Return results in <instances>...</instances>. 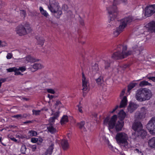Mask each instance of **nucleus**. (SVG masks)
Masks as SVG:
<instances>
[{
  "mask_svg": "<svg viewBox=\"0 0 155 155\" xmlns=\"http://www.w3.org/2000/svg\"><path fill=\"white\" fill-rule=\"evenodd\" d=\"M117 116L116 115H113L110 120L109 117H107L104 120V125H108V129L110 131V129H113L114 127H115L116 131H120L124 124V121L122 120H118L115 126V122L117 120Z\"/></svg>",
  "mask_w": 155,
  "mask_h": 155,
  "instance_id": "f257e3e1",
  "label": "nucleus"
},
{
  "mask_svg": "<svg viewBox=\"0 0 155 155\" xmlns=\"http://www.w3.org/2000/svg\"><path fill=\"white\" fill-rule=\"evenodd\" d=\"M115 138L117 144L124 150L127 151L130 147V145L128 142L129 137L126 133L124 132L117 133Z\"/></svg>",
  "mask_w": 155,
  "mask_h": 155,
  "instance_id": "f03ea898",
  "label": "nucleus"
},
{
  "mask_svg": "<svg viewBox=\"0 0 155 155\" xmlns=\"http://www.w3.org/2000/svg\"><path fill=\"white\" fill-rule=\"evenodd\" d=\"M151 91L147 88H140L136 91L135 98L138 101L143 102L149 100L152 96Z\"/></svg>",
  "mask_w": 155,
  "mask_h": 155,
  "instance_id": "7ed1b4c3",
  "label": "nucleus"
},
{
  "mask_svg": "<svg viewBox=\"0 0 155 155\" xmlns=\"http://www.w3.org/2000/svg\"><path fill=\"white\" fill-rule=\"evenodd\" d=\"M127 46H123L119 45L118 46V51L114 53L112 56V58L114 59L117 60L124 58L126 57L131 55L132 52L131 51H128L125 52L127 50Z\"/></svg>",
  "mask_w": 155,
  "mask_h": 155,
  "instance_id": "20e7f679",
  "label": "nucleus"
},
{
  "mask_svg": "<svg viewBox=\"0 0 155 155\" xmlns=\"http://www.w3.org/2000/svg\"><path fill=\"white\" fill-rule=\"evenodd\" d=\"M134 20V19L131 16H129L120 20L119 26L114 31L113 34L114 36H117L123 31L127 25L132 22Z\"/></svg>",
  "mask_w": 155,
  "mask_h": 155,
  "instance_id": "39448f33",
  "label": "nucleus"
},
{
  "mask_svg": "<svg viewBox=\"0 0 155 155\" xmlns=\"http://www.w3.org/2000/svg\"><path fill=\"white\" fill-rule=\"evenodd\" d=\"M127 0H114L113 6L107 8L110 18V21H113L117 17L118 11L116 5L121 3H123L125 4L127 3Z\"/></svg>",
  "mask_w": 155,
  "mask_h": 155,
  "instance_id": "423d86ee",
  "label": "nucleus"
},
{
  "mask_svg": "<svg viewBox=\"0 0 155 155\" xmlns=\"http://www.w3.org/2000/svg\"><path fill=\"white\" fill-rule=\"evenodd\" d=\"M32 31V29L29 23L26 22L23 25H20L17 27L15 31L17 34L22 36L26 35Z\"/></svg>",
  "mask_w": 155,
  "mask_h": 155,
  "instance_id": "0eeeda50",
  "label": "nucleus"
},
{
  "mask_svg": "<svg viewBox=\"0 0 155 155\" xmlns=\"http://www.w3.org/2000/svg\"><path fill=\"white\" fill-rule=\"evenodd\" d=\"M48 7L51 12L54 14V16L57 18H60L62 12V11L59 9L60 6L57 2L54 0L50 2V5Z\"/></svg>",
  "mask_w": 155,
  "mask_h": 155,
  "instance_id": "6e6552de",
  "label": "nucleus"
},
{
  "mask_svg": "<svg viewBox=\"0 0 155 155\" xmlns=\"http://www.w3.org/2000/svg\"><path fill=\"white\" fill-rule=\"evenodd\" d=\"M147 128L150 133L155 134V118L152 117L147 125Z\"/></svg>",
  "mask_w": 155,
  "mask_h": 155,
  "instance_id": "1a4fd4ad",
  "label": "nucleus"
},
{
  "mask_svg": "<svg viewBox=\"0 0 155 155\" xmlns=\"http://www.w3.org/2000/svg\"><path fill=\"white\" fill-rule=\"evenodd\" d=\"M143 47L142 46L139 45L138 43H134L132 46L133 51H130L132 52L131 54H135L139 55L141 54V52L143 50Z\"/></svg>",
  "mask_w": 155,
  "mask_h": 155,
  "instance_id": "9d476101",
  "label": "nucleus"
},
{
  "mask_svg": "<svg viewBox=\"0 0 155 155\" xmlns=\"http://www.w3.org/2000/svg\"><path fill=\"white\" fill-rule=\"evenodd\" d=\"M146 135L147 132L143 129V128L140 130L135 132L132 134V137L135 139H137V138L143 139L145 137Z\"/></svg>",
  "mask_w": 155,
  "mask_h": 155,
  "instance_id": "9b49d317",
  "label": "nucleus"
},
{
  "mask_svg": "<svg viewBox=\"0 0 155 155\" xmlns=\"http://www.w3.org/2000/svg\"><path fill=\"white\" fill-rule=\"evenodd\" d=\"M155 12V5H150L145 8V15L146 17L151 16Z\"/></svg>",
  "mask_w": 155,
  "mask_h": 155,
  "instance_id": "f8f14e48",
  "label": "nucleus"
},
{
  "mask_svg": "<svg viewBox=\"0 0 155 155\" xmlns=\"http://www.w3.org/2000/svg\"><path fill=\"white\" fill-rule=\"evenodd\" d=\"M143 128V126L140 122L139 121L135 120L133 124L132 129L135 131H138Z\"/></svg>",
  "mask_w": 155,
  "mask_h": 155,
  "instance_id": "ddd939ff",
  "label": "nucleus"
},
{
  "mask_svg": "<svg viewBox=\"0 0 155 155\" xmlns=\"http://www.w3.org/2000/svg\"><path fill=\"white\" fill-rule=\"evenodd\" d=\"M82 89L83 91H86L88 88L87 84H88V80L86 79L83 72H82Z\"/></svg>",
  "mask_w": 155,
  "mask_h": 155,
  "instance_id": "4468645a",
  "label": "nucleus"
},
{
  "mask_svg": "<svg viewBox=\"0 0 155 155\" xmlns=\"http://www.w3.org/2000/svg\"><path fill=\"white\" fill-rule=\"evenodd\" d=\"M148 31L151 32H155V21H152L147 24Z\"/></svg>",
  "mask_w": 155,
  "mask_h": 155,
  "instance_id": "2eb2a0df",
  "label": "nucleus"
},
{
  "mask_svg": "<svg viewBox=\"0 0 155 155\" xmlns=\"http://www.w3.org/2000/svg\"><path fill=\"white\" fill-rule=\"evenodd\" d=\"M77 126L80 129L84 131H86L87 129L86 125H85V122L84 121H81L78 123Z\"/></svg>",
  "mask_w": 155,
  "mask_h": 155,
  "instance_id": "dca6fc26",
  "label": "nucleus"
},
{
  "mask_svg": "<svg viewBox=\"0 0 155 155\" xmlns=\"http://www.w3.org/2000/svg\"><path fill=\"white\" fill-rule=\"evenodd\" d=\"M138 107V106L137 104L130 103L127 108L128 111L130 113H132Z\"/></svg>",
  "mask_w": 155,
  "mask_h": 155,
  "instance_id": "f3484780",
  "label": "nucleus"
},
{
  "mask_svg": "<svg viewBox=\"0 0 155 155\" xmlns=\"http://www.w3.org/2000/svg\"><path fill=\"white\" fill-rule=\"evenodd\" d=\"M47 129L48 131L51 134H53L57 131L56 129L54 127L52 124H50L47 125Z\"/></svg>",
  "mask_w": 155,
  "mask_h": 155,
  "instance_id": "a211bd4d",
  "label": "nucleus"
},
{
  "mask_svg": "<svg viewBox=\"0 0 155 155\" xmlns=\"http://www.w3.org/2000/svg\"><path fill=\"white\" fill-rule=\"evenodd\" d=\"M145 117L144 114H140L139 111H137L135 114V120L140 121L141 120L144 118Z\"/></svg>",
  "mask_w": 155,
  "mask_h": 155,
  "instance_id": "6ab92c4d",
  "label": "nucleus"
},
{
  "mask_svg": "<svg viewBox=\"0 0 155 155\" xmlns=\"http://www.w3.org/2000/svg\"><path fill=\"white\" fill-rule=\"evenodd\" d=\"M61 144L64 150H66L69 147V144L68 141L65 139H63L61 140Z\"/></svg>",
  "mask_w": 155,
  "mask_h": 155,
  "instance_id": "aec40b11",
  "label": "nucleus"
},
{
  "mask_svg": "<svg viewBox=\"0 0 155 155\" xmlns=\"http://www.w3.org/2000/svg\"><path fill=\"white\" fill-rule=\"evenodd\" d=\"M54 144L53 143L49 147L45 153V155H51L54 149Z\"/></svg>",
  "mask_w": 155,
  "mask_h": 155,
  "instance_id": "412c9836",
  "label": "nucleus"
},
{
  "mask_svg": "<svg viewBox=\"0 0 155 155\" xmlns=\"http://www.w3.org/2000/svg\"><path fill=\"white\" fill-rule=\"evenodd\" d=\"M59 112H56L54 114H51V115H53V116L51 117L49 119V122L50 123H53L54 122V120L57 119L59 116Z\"/></svg>",
  "mask_w": 155,
  "mask_h": 155,
  "instance_id": "4be33fe9",
  "label": "nucleus"
},
{
  "mask_svg": "<svg viewBox=\"0 0 155 155\" xmlns=\"http://www.w3.org/2000/svg\"><path fill=\"white\" fill-rule=\"evenodd\" d=\"M127 97L126 96H124L120 102V107L122 108L125 107L127 105Z\"/></svg>",
  "mask_w": 155,
  "mask_h": 155,
  "instance_id": "5701e85b",
  "label": "nucleus"
},
{
  "mask_svg": "<svg viewBox=\"0 0 155 155\" xmlns=\"http://www.w3.org/2000/svg\"><path fill=\"white\" fill-rule=\"evenodd\" d=\"M32 68L36 71L38 69H41L43 68V66L40 63H35L31 65Z\"/></svg>",
  "mask_w": 155,
  "mask_h": 155,
  "instance_id": "b1692460",
  "label": "nucleus"
},
{
  "mask_svg": "<svg viewBox=\"0 0 155 155\" xmlns=\"http://www.w3.org/2000/svg\"><path fill=\"white\" fill-rule=\"evenodd\" d=\"M149 146L152 148H155V137L152 138L148 141Z\"/></svg>",
  "mask_w": 155,
  "mask_h": 155,
  "instance_id": "393cba45",
  "label": "nucleus"
},
{
  "mask_svg": "<svg viewBox=\"0 0 155 155\" xmlns=\"http://www.w3.org/2000/svg\"><path fill=\"white\" fill-rule=\"evenodd\" d=\"M25 59L28 62H34L39 61V60L36 59L30 55L27 56Z\"/></svg>",
  "mask_w": 155,
  "mask_h": 155,
  "instance_id": "a878e982",
  "label": "nucleus"
},
{
  "mask_svg": "<svg viewBox=\"0 0 155 155\" xmlns=\"http://www.w3.org/2000/svg\"><path fill=\"white\" fill-rule=\"evenodd\" d=\"M126 116V113L123 110H120L118 113V117L120 120L123 121Z\"/></svg>",
  "mask_w": 155,
  "mask_h": 155,
  "instance_id": "bb28decb",
  "label": "nucleus"
},
{
  "mask_svg": "<svg viewBox=\"0 0 155 155\" xmlns=\"http://www.w3.org/2000/svg\"><path fill=\"white\" fill-rule=\"evenodd\" d=\"M95 81L98 85L101 86L104 82L103 77L99 76L98 78L95 79Z\"/></svg>",
  "mask_w": 155,
  "mask_h": 155,
  "instance_id": "cd10ccee",
  "label": "nucleus"
},
{
  "mask_svg": "<svg viewBox=\"0 0 155 155\" xmlns=\"http://www.w3.org/2000/svg\"><path fill=\"white\" fill-rule=\"evenodd\" d=\"M36 39L37 40V43L38 44L42 46L45 40L43 37L37 36L36 37Z\"/></svg>",
  "mask_w": 155,
  "mask_h": 155,
  "instance_id": "c85d7f7f",
  "label": "nucleus"
},
{
  "mask_svg": "<svg viewBox=\"0 0 155 155\" xmlns=\"http://www.w3.org/2000/svg\"><path fill=\"white\" fill-rule=\"evenodd\" d=\"M92 71L93 73H97L99 70L98 66L97 64H95L92 67Z\"/></svg>",
  "mask_w": 155,
  "mask_h": 155,
  "instance_id": "c756f323",
  "label": "nucleus"
},
{
  "mask_svg": "<svg viewBox=\"0 0 155 155\" xmlns=\"http://www.w3.org/2000/svg\"><path fill=\"white\" fill-rule=\"evenodd\" d=\"M39 10L41 14L45 17H47L48 16V14L46 11L42 7H39Z\"/></svg>",
  "mask_w": 155,
  "mask_h": 155,
  "instance_id": "7c9ffc66",
  "label": "nucleus"
},
{
  "mask_svg": "<svg viewBox=\"0 0 155 155\" xmlns=\"http://www.w3.org/2000/svg\"><path fill=\"white\" fill-rule=\"evenodd\" d=\"M68 118L67 115H64L62 117L61 120V124H64L68 122Z\"/></svg>",
  "mask_w": 155,
  "mask_h": 155,
  "instance_id": "2f4dec72",
  "label": "nucleus"
},
{
  "mask_svg": "<svg viewBox=\"0 0 155 155\" xmlns=\"http://www.w3.org/2000/svg\"><path fill=\"white\" fill-rule=\"evenodd\" d=\"M139 86L140 87H143L145 86H152L151 83H149L148 82L145 81H143L141 82L139 84Z\"/></svg>",
  "mask_w": 155,
  "mask_h": 155,
  "instance_id": "473e14b6",
  "label": "nucleus"
},
{
  "mask_svg": "<svg viewBox=\"0 0 155 155\" xmlns=\"http://www.w3.org/2000/svg\"><path fill=\"white\" fill-rule=\"evenodd\" d=\"M28 135L30 137L32 136H35L37 135V132L34 130H29L28 133Z\"/></svg>",
  "mask_w": 155,
  "mask_h": 155,
  "instance_id": "72a5a7b5",
  "label": "nucleus"
},
{
  "mask_svg": "<svg viewBox=\"0 0 155 155\" xmlns=\"http://www.w3.org/2000/svg\"><path fill=\"white\" fill-rule=\"evenodd\" d=\"M136 84H137L136 83H132L129 84L128 86V92H129L134 87Z\"/></svg>",
  "mask_w": 155,
  "mask_h": 155,
  "instance_id": "f704fd0d",
  "label": "nucleus"
},
{
  "mask_svg": "<svg viewBox=\"0 0 155 155\" xmlns=\"http://www.w3.org/2000/svg\"><path fill=\"white\" fill-rule=\"evenodd\" d=\"M147 111V110L146 108L145 107H143L141 108L139 112L140 114H143L145 116Z\"/></svg>",
  "mask_w": 155,
  "mask_h": 155,
  "instance_id": "c9c22d12",
  "label": "nucleus"
},
{
  "mask_svg": "<svg viewBox=\"0 0 155 155\" xmlns=\"http://www.w3.org/2000/svg\"><path fill=\"white\" fill-rule=\"evenodd\" d=\"M110 63L108 61H104V68L105 69H107L110 67Z\"/></svg>",
  "mask_w": 155,
  "mask_h": 155,
  "instance_id": "e433bc0d",
  "label": "nucleus"
},
{
  "mask_svg": "<svg viewBox=\"0 0 155 155\" xmlns=\"http://www.w3.org/2000/svg\"><path fill=\"white\" fill-rule=\"evenodd\" d=\"M55 105L56 107H57L58 106L59 107H63V105L61 101L58 100L56 101Z\"/></svg>",
  "mask_w": 155,
  "mask_h": 155,
  "instance_id": "4c0bfd02",
  "label": "nucleus"
},
{
  "mask_svg": "<svg viewBox=\"0 0 155 155\" xmlns=\"http://www.w3.org/2000/svg\"><path fill=\"white\" fill-rule=\"evenodd\" d=\"M26 148L25 145H22L21 147V151L22 153L25 154Z\"/></svg>",
  "mask_w": 155,
  "mask_h": 155,
  "instance_id": "58836bf2",
  "label": "nucleus"
},
{
  "mask_svg": "<svg viewBox=\"0 0 155 155\" xmlns=\"http://www.w3.org/2000/svg\"><path fill=\"white\" fill-rule=\"evenodd\" d=\"M16 137L17 138H19L23 139L26 138V136L25 135H23L20 134H17L16 135Z\"/></svg>",
  "mask_w": 155,
  "mask_h": 155,
  "instance_id": "ea45409f",
  "label": "nucleus"
},
{
  "mask_svg": "<svg viewBox=\"0 0 155 155\" xmlns=\"http://www.w3.org/2000/svg\"><path fill=\"white\" fill-rule=\"evenodd\" d=\"M17 69V68L15 67H13L7 69V71L8 72H12V71H16Z\"/></svg>",
  "mask_w": 155,
  "mask_h": 155,
  "instance_id": "a19ab883",
  "label": "nucleus"
},
{
  "mask_svg": "<svg viewBox=\"0 0 155 155\" xmlns=\"http://www.w3.org/2000/svg\"><path fill=\"white\" fill-rule=\"evenodd\" d=\"M36 146H37L36 145H29V147L32 149V150L33 151H35L36 149Z\"/></svg>",
  "mask_w": 155,
  "mask_h": 155,
  "instance_id": "79ce46f5",
  "label": "nucleus"
},
{
  "mask_svg": "<svg viewBox=\"0 0 155 155\" xmlns=\"http://www.w3.org/2000/svg\"><path fill=\"white\" fill-rule=\"evenodd\" d=\"M26 68L25 66H22L21 67H19L18 68H17V70L20 71L21 72H23L26 70Z\"/></svg>",
  "mask_w": 155,
  "mask_h": 155,
  "instance_id": "37998d69",
  "label": "nucleus"
},
{
  "mask_svg": "<svg viewBox=\"0 0 155 155\" xmlns=\"http://www.w3.org/2000/svg\"><path fill=\"white\" fill-rule=\"evenodd\" d=\"M20 13L21 16H23L24 18L25 17L26 15V12L24 10H21Z\"/></svg>",
  "mask_w": 155,
  "mask_h": 155,
  "instance_id": "c03bdc74",
  "label": "nucleus"
},
{
  "mask_svg": "<svg viewBox=\"0 0 155 155\" xmlns=\"http://www.w3.org/2000/svg\"><path fill=\"white\" fill-rule=\"evenodd\" d=\"M40 111H41L40 110H32L33 114L36 115H39L40 112Z\"/></svg>",
  "mask_w": 155,
  "mask_h": 155,
  "instance_id": "a18cd8bd",
  "label": "nucleus"
},
{
  "mask_svg": "<svg viewBox=\"0 0 155 155\" xmlns=\"http://www.w3.org/2000/svg\"><path fill=\"white\" fill-rule=\"evenodd\" d=\"M47 91L49 93H50L52 94H55V92L54 91L51 89H47Z\"/></svg>",
  "mask_w": 155,
  "mask_h": 155,
  "instance_id": "49530a36",
  "label": "nucleus"
},
{
  "mask_svg": "<svg viewBox=\"0 0 155 155\" xmlns=\"http://www.w3.org/2000/svg\"><path fill=\"white\" fill-rule=\"evenodd\" d=\"M12 117H13L16 118H17L20 119H22L21 117H22L21 114L15 115Z\"/></svg>",
  "mask_w": 155,
  "mask_h": 155,
  "instance_id": "de8ad7c7",
  "label": "nucleus"
},
{
  "mask_svg": "<svg viewBox=\"0 0 155 155\" xmlns=\"http://www.w3.org/2000/svg\"><path fill=\"white\" fill-rule=\"evenodd\" d=\"M38 141V138H32L31 139V141L33 143H36Z\"/></svg>",
  "mask_w": 155,
  "mask_h": 155,
  "instance_id": "09e8293b",
  "label": "nucleus"
},
{
  "mask_svg": "<svg viewBox=\"0 0 155 155\" xmlns=\"http://www.w3.org/2000/svg\"><path fill=\"white\" fill-rule=\"evenodd\" d=\"M7 44L5 42L3 41L1 42V47H4L7 46Z\"/></svg>",
  "mask_w": 155,
  "mask_h": 155,
  "instance_id": "8fccbe9b",
  "label": "nucleus"
},
{
  "mask_svg": "<svg viewBox=\"0 0 155 155\" xmlns=\"http://www.w3.org/2000/svg\"><path fill=\"white\" fill-rule=\"evenodd\" d=\"M6 81V79L5 78H2L0 79V88L1 86L2 83L5 82Z\"/></svg>",
  "mask_w": 155,
  "mask_h": 155,
  "instance_id": "3c124183",
  "label": "nucleus"
},
{
  "mask_svg": "<svg viewBox=\"0 0 155 155\" xmlns=\"http://www.w3.org/2000/svg\"><path fill=\"white\" fill-rule=\"evenodd\" d=\"M147 78L155 82V77H148Z\"/></svg>",
  "mask_w": 155,
  "mask_h": 155,
  "instance_id": "603ef678",
  "label": "nucleus"
},
{
  "mask_svg": "<svg viewBox=\"0 0 155 155\" xmlns=\"http://www.w3.org/2000/svg\"><path fill=\"white\" fill-rule=\"evenodd\" d=\"M19 70H16V71H15V75H23L22 74L21 72H20Z\"/></svg>",
  "mask_w": 155,
  "mask_h": 155,
  "instance_id": "864d4df0",
  "label": "nucleus"
},
{
  "mask_svg": "<svg viewBox=\"0 0 155 155\" xmlns=\"http://www.w3.org/2000/svg\"><path fill=\"white\" fill-rule=\"evenodd\" d=\"M12 57V55L10 53H8L7 54L6 58L8 59H10Z\"/></svg>",
  "mask_w": 155,
  "mask_h": 155,
  "instance_id": "5fc2aeb1",
  "label": "nucleus"
},
{
  "mask_svg": "<svg viewBox=\"0 0 155 155\" xmlns=\"http://www.w3.org/2000/svg\"><path fill=\"white\" fill-rule=\"evenodd\" d=\"M48 97L49 98L50 100L52 99L54 97V96L52 95H51L50 94L48 95Z\"/></svg>",
  "mask_w": 155,
  "mask_h": 155,
  "instance_id": "6e6d98bb",
  "label": "nucleus"
},
{
  "mask_svg": "<svg viewBox=\"0 0 155 155\" xmlns=\"http://www.w3.org/2000/svg\"><path fill=\"white\" fill-rule=\"evenodd\" d=\"M22 117L21 118H26L28 116L27 114H21Z\"/></svg>",
  "mask_w": 155,
  "mask_h": 155,
  "instance_id": "4d7b16f0",
  "label": "nucleus"
},
{
  "mask_svg": "<svg viewBox=\"0 0 155 155\" xmlns=\"http://www.w3.org/2000/svg\"><path fill=\"white\" fill-rule=\"evenodd\" d=\"M80 22L81 25H84V21L83 19H81L80 20Z\"/></svg>",
  "mask_w": 155,
  "mask_h": 155,
  "instance_id": "13d9d810",
  "label": "nucleus"
},
{
  "mask_svg": "<svg viewBox=\"0 0 155 155\" xmlns=\"http://www.w3.org/2000/svg\"><path fill=\"white\" fill-rule=\"evenodd\" d=\"M118 105H117L116 107L113 109V110L110 112L111 113H113L118 108Z\"/></svg>",
  "mask_w": 155,
  "mask_h": 155,
  "instance_id": "bf43d9fd",
  "label": "nucleus"
},
{
  "mask_svg": "<svg viewBox=\"0 0 155 155\" xmlns=\"http://www.w3.org/2000/svg\"><path fill=\"white\" fill-rule=\"evenodd\" d=\"M125 93V91L124 90H123L122 91L121 93L120 94V96L121 97L123 96L124 94Z\"/></svg>",
  "mask_w": 155,
  "mask_h": 155,
  "instance_id": "052dcab7",
  "label": "nucleus"
},
{
  "mask_svg": "<svg viewBox=\"0 0 155 155\" xmlns=\"http://www.w3.org/2000/svg\"><path fill=\"white\" fill-rule=\"evenodd\" d=\"M10 138L12 140L14 141L17 142V140H16L15 138L14 137H10Z\"/></svg>",
  "mask_w": 155,
  "mask_h": 155,
  "instance_id": "680f3d73",
  "label": "nucleus"
},
{
  "mask_svg": "<svg viewBox=\"0 0 155 155\" xmlns=\"http://www.w3.org/2000/svg\"><path fill=\"white\" fill-rule=\"evenodd\" d=\"M2 137H0V143L2 145H3V146H5L6 145V144H4V143H3L2 142Z\"/></svg>",
  "mask_w": 155,
  "mask_h": 155,
  "instance_id": "e2e57ef3",
  "label": "nucleus"
},
{
  "mask_svg": "<svg viewBox=\"0 0 155 155\" xmlns=\"http://www.w3.org/2000/svg\"><path fill=\"white\" fill-rule=\"evenodd\" d=\"M31 123V121L30 120H29L27 121H25L24 122V124H27L28 123Z\"/></svg>",
  "mask_w": 155,
  "mask_h": 155,
  "instance_id": "0e129e2a",
  "label": "nucleus"
},
{
  "mask_svg": "<svg viewBox=\"0 0 155 155\" xmlns=\"http://www.w3.org/2000/svg\"><path fill=\"white\" fill-rule=\"evenodd\" d=\"M108 147L111 150H112L113 148V147L110 144H109Z\"/></svg>",
  "mask_w": 155,
  "mask_h": 155,
  "instance_id": "69168bd1",
  "label": "nucleus"
},
{
  "mask_svg": "<svg viewBox=\"0 0 155 155\" xmlns=\"http://www.w3.org/2000/svg\"><path fill=\"white\" fill-rule=\"evenodd\" d=\"M78 110H79V112L81 113H82L83 112V110H82L79 107H78Z\"/></svg>",
  "mask_w": 155,
  "mask_h": 155,
  "instance_id": "338daca9",
  "label": "nucleus"
},
{
  "mask_svg": "<svg viewBox=\"0 0 155 155\" xmlns=\"http://www.w3.org/2000/svg\"><path fill=\"white\" fill-rule=\"evenodd\" d=\"M93 115L95 118H96L97 117V114L96 113H94Z\"/></svg>",
  "mask_w": 155,
  "mask_h": 155,
  "instance_id": "774afa93",
  "label": "nucleus"
}]
</instances>
